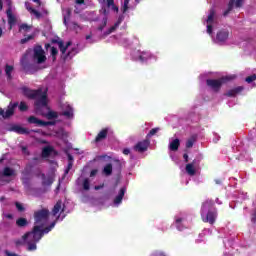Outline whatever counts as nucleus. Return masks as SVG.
Listing matches in <instances>:
<instances>
[{
	"label": "nucleus",
	"mask_w": 256,
	"mask_h": 256,
	"mask_svg": "<svg viewBox=\"0 0 256 256\" xmlns=\"http://www.w3.org/2000/svg\"><path fill=\"white\" fill-rule=\"evenodd\" d=\"M18 109H19V111L24 113L25 111H29V106L27 105V103L25 101H21L18 106Z\"/></svg>",
	"instance_id": "obj_35"
},
{
	"label": "nucleus",
	"mask_w": 256,
	"mask_h": 256,
	"mask_svg": "<svg viewBox=\"0 0 256 256\" xmlns=\"http://www.w3.org/2000/svg\"><path fill=\"white\" fill-rule=\"evenodd\" d=\"M251 221H252V223H256V209L254 210V213L252 214Z\"/></svg>",
	"instance_id": "obj_56"
},
{
	"label": "nucleus",
	"mask_w": 256,
	"mask_h": 256,
	"mask_svg": "<svg viewBox=\"0 0 256 256\" xmlns=\"http://www.w3.org/2000/svg\"><path fill=\"white\" fill-rule=\"evenodd\" d=\"M13 175H15V170H13L10 167H5L3 172H2V176L3 177H13Z\"/></svg>",
	"instance_id": "obj_23"
},
{
	"label": "nucleus",
	"mask_w": 256,
	"mask_h": 256,
	"mask_svg": "<svg viewBox=\"0 0 256 256\" xmlns=\"http://www.w3.org/2000/svg\"><path fill=\"white\" fill-rule=\"evenodd\" d=\"M51 43L53 45H58L60 50L63 49V39H61L59 36H56L55 38H52Z\"/></svg>",
	"instance_id": "obj_24"
},
{
	"label": "nucleus",
	"mask_w": 256,
	"mask_h": 256,
	"mask_svg": "<svg viewBox=\"0 0 256 256\" xmlns=\"http://www.w3.org/2000/svg\"><path fill=\"white\" fill-rule=\"evenodd\" d=\"M22 239L26 242L39 243L41 241V234L39 233V226L34 225L32 231L26 232Z\"/></svg>",
	"instance_id": "obj_6"
},
{
	"label": "nucleus",
	"mask_w": 256,
	"mask_h": 256,
	"mask_svg": "<svg viewBox=\"0 0 256 256\" xmlns=\"http://www.w3.org/2000/svg\"><path fill=\"white\" fill-rule=\"evenodd\" d=\"M195 145V137H191L186 141V149H191Z\"/></svg>",
	"instance_id": "obj_39"
},
{
	"label": "nucleus",
	"mask_w": 256,
	"mask_h": 256,
	"mask_svg": "<svg viewBox=\"0 0 256 256\" xmlns=\"http://www.w3.org/2000/svg\"><path fill=\"white\" fill-rule=\"evenodd\" d=\"M12 131H14V133H18V135H29L30 133H39V131L37 130H30L19 125L13 126Z\"/></svg>",
	"instance_id": "obj_13"
},
{
	"label": "nucleus",
	"mask_w": 256,
	"mask_h": 256,
	"mask_svg": "<svg viewBox=\"0 0 256 256\" xmlns=\"http://www.w3.org/2000/svg\"><path fill=\"white\" fill-rule=\"evenodd\" d=\"M129 1L131 0H124V4L122 6V13H127L129 11Z\"/></svg>",
	"instance_id": "obj_43"
},
{
	"label": "nucleus",
	"mask_w": 256,
	"mask_h": 256,
	"mask_svg": "<svg viewBox=\"0 0 256 256\" xmlns=\"http://www.w3.org/2000/svg\"><path fill=\"white\" fill-rule=\"evenodd\" d=\"M107 7H111V5L115 4V0H106Z\"/></svg>",
	"instance_id": "obj_55"
},
{
	"label": "nucleus",
	"mask_w": 256,
	"mask_h": 256,
	"mask_svg": "<svg viewBox=\"0 0 256 256\" xmlns=\"http://www.w3.org/2000/svg\"><path fill=\"white\" fill-rule=\"evenodd\" d=\"M244 3L245 0H229L228 8L223 12V17H227V15H229V13L233 11V7H236V9H240V7H243Z\"/></svg>",
	"instance_id": "obj_9"
},
{
	"label": "nucleus",
	"mask_w": 256,
	"mask_h": 256,
	"mask_svg": "<svg viewBox=\"0 0 256 256\" xmlns=\"http://www.w3.org/2000/svg\"><path fill=\"white\" fill-rule=\"evenodd\" d=\"M33 60L38 63V65H41L47 61V56H45V50H43V47L41 45H37L33 48Z\"/></svg>",
	"instance_id": "obj_7"
},
{
	"label": "nucleus",
	"mask_w": 256,
	"mask_h": 256,
	"mask_svg": "<svg viewBox=\"0 0 256 256\" xmlns=\"http://www.w3.org/2000/svg\"><path fill=\"white\" fill-rule=\"evenodd\" d=\"M125 191H127L126 187H122L118 193V195L114 198V205H121L123 202V197H125Z\"/></svg>",
	"instance_id": "obj_18"
},
{
	"label": "nucleus",
	"mask_w": 256,
	"mask_h": 256,
	"mask_svg": "<svg viewBox=\"0 0 256 256\" xmlns=\"http://www.w3.org/2000/svg\"><path fill=\"white\" fill-rule=\"evenodd\" d=\"M27 10L32 13L33 15H35V17H37V19H41V12L37 11L36 9H34L33 7H29L27 8Z\"/></svg>",
	"instance_id": "obj_38"
},
{
	"label": "nucleus",
	"mask_w": 256,
	"mask_h": 256,
	"mask_svg": "<svg viewBox=\"0 0 256 256\" xmlns=\"http://www.w3.org/2000/svg\"><path fill=\"white\" fill-rule=\"evenodd\" d=\"M179 147H181V141L179 138L174 139L169 145L170 151H179Z\"/></svg>",
	"instance_id": "obj_21"
},
{
	"label": "nucleus",
	"mask_w": 256,
	"mask_h": 256,
	"mask_svg": "<svg viewBox=\"0 0 256 256\" xmlns=\"http://www.w3.org/2000/svg\"><path fill=\"white\" fill-rule=\"evenodd\" d=\"M103 187H105V184L97 185L94 187V189H95V191H99L100 189H103Z\"/></svg>",
	"instance_id": "obj_59"
},
{
	"label": "nucleus",
	"mask_w": 256,
	"mask_h": 256,
	"mask_svg": "<svg viewBox=\"0 0 256 256\" xmlns=\"http://www.w3.org/2000/svg\"><path fill=\"white\" fill-rule=\"evenodd\" d=\"M63 205V202L61 200H58L56 204L54 205L52 209V215L53 217L57 216V214L61 211V207Z\"/></svg>",
	"instance_id": "obj_22"
},
{
	"label": "nucleus",
	"mask_w": 256,
	"mask_h": 256,
	"mask_svg": "<svg viewBox=\"0 0 256 256\" xmlns=\"http://www.w3.org/2000/svg\"><path fill=\"white\" fill-rule=\"evenodd\" d=\"M71 45H73L71 41H68L66 45H65V42L62 41V48H60V53H62V55H65V53H67V49H69Z\"/></svg>",
	"instance_id": "obj_29"
},
{
	"label": "nucleus",
	"mask_w": 256,
	"mask_h": 256,
	"mask_svg": "<svg viewBox=\"0 0 256 256\" xmlns=\"http://www.w3.org/2000/svg\"><path fill=\"white\" fill-rule=\"evenodd\" d=\"M61 115H63V117H66V119H73V107H71V105H67L65 111H63Z\"/></svg>",
	"instance_id": "obj_20"
},
{
	"label": "nucleus",
	"mask_w": 256,
	"mask_h": 256,
	"mask_svg": "<svg viewBox=\"0 0 256 256\" xmlns=\"http://www.w3.org/2000/svg\"><path fill=\"white\" fill-rule=\"evenodd\" d=\"M28 247L27 251H36L37 250V242H26Z\"/></svg>",
	"instance_id": "obj_37"
},
{
	"label": "nucleus",
	"mask_w": 256,
	"mask_h": 256,
	"mask_svg": "<svg viewBox=\"0 0 256 256\" xmlns=\"http://www.w3.org/2000/svg\"><path fill=\"white\" fill-rule=\"evenodd\" d=\"M109 134V128H103L96 136L95 143H100V141H103L107 139V135Z\"/></svg>",
	"instance_id": "obj_17"
},
{
	"label": "nucleus",
	"mask_w": 256,
	"mask_h": 256,
	"mask_svg": "<svg viewBox=\"0 0 256 256\" xmlns=\"http://www.w3.org/2000/svg\"><path fill=\"white\" fill-rule=\"evenodd\" d=\"M17 107H19V102H10L6 111L3 108H0V117H3V119H10V117L15 115V109H17Z\"/></svg>",
	"instance_id": "obj_8"
},
{
	"label": "nucleus",
	"mask_w": 256,
	"mask_h": 256,
	"mask_svg": "<svg viewBox=\"0 0 256 256\" xmlns=\"http://www.w3.org/2000/svg\"><path fill=\"white\" fill-rule=\"evenodd\" d=\"M110 7H111L112 11H115V13H119V7H118V6H116L115 4H113V5H111Z\"/></svg>",
	"instance_id": "obj_54"
},
{
	"label": "nucleus",
	"mask_w": 256,
	"mask_h": 256,
	"mask_svg": "<svg viewBox=\"0 0 256 256\" xmlns=\"http://www.w3.org/2000/svg\"><path fill=\"white\" fill-rule=\"evenodd\" d=\"M218 213L215 207V201L207 199L202 203L201 207V219L203 223H209L210 225H215L217 221Z\"/></svg>",
	"instance_id": "obj_2"
},
{
	"label": "nucleus",
	"mask_w": 256,
	"mask_h": 256,
	"mask_svg": "<svg viewBox=\"0 0 256 256\" xmlns=\"http://www.w3.org/2000/svg\"><path fill=\"white\" fill-rule=\"evenodd\" d=\"M150 145H151V141L149 139L139 141L134 146V151H137V153H145V151H147V149H149Z\"/></svg>",
	"instance_id": "obj_10"
},
{
	"label": "nucleus",
	"mask_w": 256,
	"mask_h": 256,
	"mask_svg": "<svg viewBox=\"0 0 256 256\" xmlns=\"http://www.w3.org/2000/svg\"><path fill=\"white\" fill-rule=\"evenodd\" d=\"M55 151V149L53 148V146H45L43 149H42V158L43 159H47V157H50L51 156V153Z\"/></svg>",
	"instance_id": "obj_19"
},
{
	"label": "nucleus",
	"mask_w": 256,
	"mask_h": 256,
	"mask_svg": "<svg viewBox=\"0 0 256 256\" xmlns=\"http://www.w3.org/2000/svg\"><path fill=\"white\" fill-rule=\"evenodd\" d=\"M22 94L27 99H35L34 107L35 111L39 113L41 109H45V107H49V99L47 98V91H43V88H38L37 90H33L29 87L23 86L21 88Z\"/></svg>",
	"instance_id": "obj_1"
},
{
	"label": "nucleus",
	"mask_w": 256,
	"mask_h": 256,
	"mask_svg": "<svg viewBox=\"0 0 256 256\" xmlns=\"http://www.w3.org/2000/svg\"><path fill=\"white\" fill-rule=\"evenodd\" d=\"M32 39H35V34H30L26 36L25 38H22L20 40L21 45H25V43H29V41H32Z\"/></svg>",
	"instance_id": "obj_36"
},
{
	"label": "nucleus",
	"mask_w": 256,
	"mask_h": 256,
	"mask_svg": "<svg viewBox=\"0 0 256 256\" xmlns=\"http://www.w3.org/2000/svg\"><path fill=\"white\" fill-rule=\"evenodd\" d=\"M108 159L113 164L108 163L103 167L102 173L105 175V177H111V175H113V169L116 175H121V172L123 171V165H125V160L111 156H108Z\"/></svg>",
	"instance_id": "obj_3"
},
{
	"label": "nucleus",
	"mask_w": 256,
	"mask_h": 256,
	"mask_svg": "<svg viewBox=\"0 0 256 256\" xmlns=\"http://www.w3.org/2000/svg\"><path fill=\"white\" fill-rule=\"evenodd\" d=\"M56 122L55 121H43V126L42 127H49L55 125Z\"/></svg>",
	"instance_id": "obj_51"
},
{
	"label": "nucleus",
	"mask_w": 256,
	"mask_h": 256,
	"mask_svg": "<svg viewBox=\"0 0 256 256\" xmlns=\"http://www.w3.org/2000/svg\"><path fill=\"white\" fill-rule=\"evenodd\" d=\"M43 121L39 118H37V116H29L27 118V123H29V125H35L36 127H43Z\"/></svg>",
	"instance_id": "obj_16"
},
{
	"label": "nucleus",
	"mask_w": 256,
	"mask_h": 256,
	"mask_svg": "<svg viewBox=\"0 0 256 256\" xmlns=\"http://www.w3.org/2000/svg\"><path fill=\"white\" fill-rule=\"evenodd\" d=\"M46 118L51 120V119H58L59 118V113L53 110H49L48 113L46 114Z\"/></svg>",
	"instance_id": "obj_31"
},
{
	"label": "nucleus",
	"mask_w": 256,
	"mask_h": 256,
	"mask_svg": "<svg viewBox=\"0 0 256 256\" xmlns=\"http://www.w3.org/2000/svg\"><path fill=\"white\" fill-rule=\"evenodd\" d=\"M183 159L185 163H189V155L187 153L183 154Z\"/></svg>",
	"instance_id": "obj_57"
},
{
	"label": "nucleus",
	"mask_w": 256,
	"mask_h": 256,
	"mask_svg": "<svg viewBox=\"0 0 256 256\" xmlns=\"http://www.w3.org/2000/svg\"><path fill=\"white\" fill-rule=\"evenodd\" d=\"M77 5H85V0H76Z\"/></svg>",
	"instance_id": "obj_61"
},
{
	"label": "nucleus",
	"mask_w": 256,
	"mask_h": 256,
	"mask_svg": "<svg viewBox=\"0 0 256 256\" xmlns=\"http://www.w3.org/2000/svg\"><path fill=\"white\" fill-rule=\"evenodd\" d=\"M105 27H107V17H104L102 19V25H100L98 27V31H103V29H105Z\"/></svg>",
	"instance_id": "obj_48"
},
{
	"label": "nucleus",
	"mask_w": 256,
	"mask_h": 256,
	"mask_svg": "<svg viewBox=\"0 0 256 256\" xmlns=\"http://www.w3.org/2000/svg\"><path fill=\"white\" fill-rule=\"evenodd\" d=\"M207 33L208 35H213V25L211 24L207 25Z\"/></svg>",
	"instance_id": "obj_53"
},
{
	"label": "nucleus",
	"mask_w": 256,
	"mask_h": 256,
	"mask_svg": "<svg viewBox=\"0 0 256 256\" xmlns=\"http://www.w3.org/2000/svg\"><path fill=\"white\" fill-rule=\"evenodd\" d=\"M150 256H167V253L161 251V250H156L150 254Z\"/></svg>",
	"instance_id": "obj_46"
},
{
	"label": "nucleus",
	"mask_w": 256,
	"mask_h": 256,
	"mask_svg": "<svg viewBox=\"0 0 256 256\" xmlns=\"http://www.w3.org/2000/svg\"><path fill=\"white\" fill-rule=\"evenodd\" d=\"M68 157V163H73V155H71L70 153L67 154Z\"/></svg>",
	"instance_id": "obj_58"
},
{
	"label": "nucleus",
	"mask_w": 256,
	"mask_h": 256,
	"mask_svg": "<svg viewBox=\"0 0 256 256\" xmlns=\"http://www.w3.org/2000/svg\"><path fill=\"white\" fill-rule=\"evenodd\" d=\"M12 72H13V66L7 64L5 67V73H6L7 79H9V81H11L13 79V76H11Z\"/></svg>",
	"instance_id": "obj_30"
},
{
	"label": "nucleus",
	"mask_w": 256,
	"mask_h": 256,
	"mask_svg": "<svg viewBox=\"0 0 256 256\" xmlns=\"http://www.w3.org/2000/svg\"><path fill=\"white\" fill-rule=\"evenodd\" d=\"M185 169L186 173L192 177L193 175H195V173H197V171L195 170V166H193V164H187Z\"/></svg>",
	"instance_id": "obj_28"
},
{
	"label": "nucleus",
	"mask_w": 256,
	"mask_h": 256,
	"mask_svg": "<svg viewBox=\"0 0 256 256\" xmlns=\"http://www.w3.org/2000/svg\"><path fill=\"white\" fill-rule=\"evenodd\" d=\"M16 247H21L27 243V240L22 239H17L14 241Z\"/></svg>",
	"instance_id": "obj_44"
},
{
	"label": "nucleus",
	"mask_w": 256,
	"mask_h": 256,
	"mask_svg": "<svg viewBox=\"0 0 256 256\" xmlns=\"http://www.w3.org/2000/svg\"><path fill=\"white\" fill-rule=\"evenodd\" d=\"M215 19V8H211L209 10L208 18L206 19V23L212 24Z\"/></svg>",
	"instance_id": "obj_27"
},
{
	"label": "nucleus",
	"mask_w": 256,
	"mask_h": 256,
	"mask_svg": "<svg viewBox=\"0 0 256 256\" xmlns=\"http://www.w3.org/2000/svg\"><path fill=\"white\" fill-rule=\"evenodd\" d=\"M8 2V9L6 10V15L8 17V25L12 27V25H15L17 23V18H15V15H13V8L11 7V0H7Z\"/></svg>",
	"instance_id": "obj_12"
},
{
	"label": "nucleus",
	"mask_w": 256,
	"mask_h": 256,
	"mask_svg": "<svg viewBox=\"0 0 256 256\" xmlns=\"http://www.w3.org/2000/svg\"><path fill=\"white\" fill-rule=\"evenodd\" d=\"M159 131H160V128H152L147 134V137H153V135H157Z\"/></svg>",
	"instance_id": "obj_45"
},
{
	"label": "nucleus",
	"mask_w": 256,
	"mask_h": 256,
	"mask_svg": "<svg viewBox=\"0 0 256 256\" xmlns=\"http://www.w3.org/2000/svg\"><path fill=\"white\" fill-rule=\"evenodd\" d=\"M15 207L19 213L25 212V206L21 202H15Z\"/></svg>",
	"instance_id": "obj_41"
},
{
	"label": "nucleus",
	"mask_w": 256,
	"mask_h": 256,
	"mask_svg": "<svg viewBox=\"0 0 256 256\" xmlns=\"http://www.w3.org/2000/svg\"><path fill=\"white\" fill-rule=\"evenodd\" d=\"M90 188L91 186H90L89 178H85L83 181V190L89 191Z\"/></svg>",
	"instance_id": "obj_42"
},
{
	"label": "nucleus",
	"mask_w": 256,
	"mask_h": 256,
	"mask_svg": "<svg viewBox=\"0 0 256 256\" xmlns=\"http://www.w3.org/2000/svg\"><path fill=\"white\" fill-rule=\"evenodd\" d=\"M131 153V150L129 148L123 149V155H129Z\"/></svg>",
	"instance_id": "obj_60"
},
{
	"label": "nucleus",
	"mask_w": 256,
	"mask_h": 256,
	"mask_svg": "<svg viewBox=\"0 0 256 256\" xmlns=\"http://www.w3.org/2000/svg\"><path fill=\"white\" fill-rule=\"evenodd\" d=\"M71 56V52H68L66 55L62 56V59L66 61L67 57Z\"/></svg>",
	"instance_id": "obj_63"
},
{
	"label": "nucleus",
	"mask_w": 256,
	"mask_h": 256,
	"mask_svg": "<svg viewBox=\"0 0 256 256\" xmlns=\"http://www.w3.org/2000/svg\"><path fill=\"white\" fill-rule=\"evenodd\" d=\"M229 39V30L221 29L216 34L217 43H225Z\"/></svg>",
	"instance_id": "obj_14"
},
{
	"label": "nucleus",
	"mask_w": 256,
	"mask_h": 256,
	"mask_svg": "<svg viewBox=\"0 0 256 256\" xmlns=\"http://www.w3.org/2000/svg\"><path fill=\"white\" fill-rule=\"evenodd\" d=\"M245 81L246 83H253V81H256V74L246 77Z\"/></svg>",
	"instance_id": "obj_49"
},
{
	"label": "nucleus",
	"mask_w": 256,
	"mask_h": 256,
	"mask_svg": "<svg viewBox=\"0 0 256 256\" xmlns=\"http://www.w3.org/2000/svg\"><path fill=\"white\" fill-rule=\"evenodd\" d=\"M21 65L26 73H29V67H31V64L27 63L25 61V58L21 60Z\"/></svg>",
	"instance_id": "obj_40"
},
{
	"label": "nucleus",
	"mask_w": 256,
	"mask_h": 256,
	"mask_svg": "<svg viewBox=\"0 0 256 256\" xmlns=\"http://www.w3.org/2000/svg\"><path fill=\"white\" fill-rule=\"evenodd\" d=\"M73 169V162H68L67 168L65 169L64 175H68L69 172Z\"/></svg>",
	"instance_id": "obj_50"
},
{
	"label": "nucleus",
	"mask_w": 256,
	"mask_h": 256,
	"mask_svg": "<svg viewBox=\"0 0 256 256\" xmlns=\"http://www.w3.org/2000/svg\"><path fill=\"white\" fill-rule=\"evenodd\" d=\"M227 81H231V77L225 76L219 79H207L206 85L211 87L215 93H219V91H221V87H223Z\"/></svg>",
	"instance_id": "obj_4"
},
{
	"label": "nucleus",
	"mask_w": 256,
	"mask_h": 256,
	"mask_svg": "<svg viewBox=\"0 0 256 256\" xmlns=\"http://www.w3.org/2000/svg\"><path fill=\"white\" fill-rule=\"evenodd\" d=\"M117 27H119V26H116V24H114L112 27H110L105 33H104V35H111V33H113L114 31H116L117 30Z\"/></svg>",
	"instance_id": "obj_47"
},
{
	"label": "nucleus",
	"mask_w": 256,
	"mask_h": 256,
	"mask_svg": "<svg viewBox=\"0 0 256 256\" xmlns=\"http://www.w3.org/2000/svg\"><path fill=\"white\" fill-rule=\"evenodd\" d=\"M50 54H51L53 63H55V61H57V55H59V50H57V48L53 46L51 47Z\"/></svg>",
	"instance_id": "obj_33"
},
{
	"label": "nucleus",
	"mask_w": 256,
	"mask_h": 256,
	"mask_svg": "<svg viewBox=\"0 0 256 256\" xmlns=\"http://www.w3.org/2000/svg\"><path fill=\"white\" fill-rule=\"evenodd\" d=\"M23 178L22 181L23 183H29V175H31V170L25 168V170L22 172Z\"/></svg>",
	"instance_id": "obj_32"
},
{
	"label": "nucleus",
	"mask_w": 256,
	"mask_h": 256,
	"mask_svg": "<svg viewBox=\"0 0 256 256\" xmlns=\"http://www.w3.org/2000/svg\"><path fill=\"white\" fill-rule=\"evenodd\" d=\"M102 13H103V15H105V17H107V15L109 14V12H107L106 8L102 9Z\"/></svg>",
	"instance_id": "obj_64"
},
{
	"label": "nucleus",
	"mask_w": 256,
	"mask_h": 256,
	"mask_svg": "<svg viewBox=\"0 0 256 256\" xmlns=\"http://www.w3.org/2000/svg\"><path fill=\"white\" fill-rule=\"evenodd\" d=\"M123 19H125L124 16H119V17H118V20L115 22V25H116L117 27H119V25H121V23H123Z\"/></svg>",
	"instance_id": "obj_52"
},
{
	"label": "nucleus",
	"mask_w": 256,
	"mask_h": 256,
	"mask_svg": "<svg viewBox=\"0 0 256 256\" xmlns=\"http://www.w3.org/2000/svg\"><path fill=\"white\" fill-rule=\"evenodd\" d=\"M244 89L245 88L243 86H238L234 89L228 90V92H226L224 95L225 97H237V95H239V93H242Z\"/></svg>",
	"instance_id": "obj_15"
},
{
	"label": "nucleus",
	"mask_w": 256,
	"mask_h": 256,
	"mask_svg": "<svg viewBox=\"0 0 256 256\" xmlns=\"http://www.w3.org/2000/svg\"><path fill=\"white\" fill-rule=\"evenodd\" d=\"M16 225L17 227H20V228L27 227V225H29V221H27L26 218L21 217L16 220Z\"/></svg>",
	"instance_id": "obj_25"
},
{
	"label": "nucleus",
	"mask_w": 256,
	"mask_h": 256,
	"mask_svg": "<svg viewBox=\"0 0 256 256\" xmlns=\"http://www.w3.org/2000/svg\"><path fill=\"white\" fill-rule=\"evenodd\" d=\"M32 29V26H29L28 24L26 23H23L19 26V31H24V33H29V31H31Z\"/></svg>",
	"instance_id": "obj_34"
},
{
	"label": "nucleus",
	"mask_w": 256,
	"mask_h": 256,
	"mask_svg": "<svg viewBox=\"0 0 256 256\" xmlns=\"http://www.w3.org/2000/svg\"><path fill=\"white\" fill-rule=\"evenodd\" d=\"M95 175H97V170H92L90 172V177H95Z\"/></svg>",
	"instance_id": "obj_62"
},
{
	"label": "nucleus",
	"mask_w": 256,
	"mask_h": 256,
	"mask_svg": "<svg viewBox=\"0 0 256 256\" xmlns=\"http://www.w3.org/2000/svg\"><path fill=\"white\" fill-rule=\"evenodd\" d=\"M49 209L43 208L34 212V225H45L49 220Z\"/></svg>",
	"instance_id": "obj_5"
},
{
	"label": "nucleus",
	"mask_w": 256,
	"mask_h": 256,
	"mask_svg": "<svg viewBox=\"0 0 256 256\" xmlns=\"http://www.w3.org/2000/svg\"><path fill=\"white\" fill-rule=\"evenodd\" d=\"M42 185H47L48 187L53 185V181H55V179H53V176H50L48 178L45 177V174H42Z\"/></svg>",
	"instance_id": "obj_26"
},
{
	"label": "nucleus",
	"mask_w": 256,
	"mask_h": 256,
	"mask_svg": "<svg viewBox=\"0 0 256 256\" xmlns=\"http://www.w3.org/2000/svg\"><path fill=\"white\" fill-rule=\"evenodd\" d=\"M55 225H57V220L53 221L48 227H45V224L36 225V227H38V233H40L41 238L43 239V235L51 232Z\"/></svg>",
	"instance_id": "obj_11"
}]
</instances>
